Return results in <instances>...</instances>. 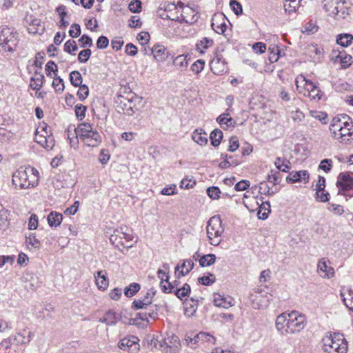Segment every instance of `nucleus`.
Returning <instances> with one entry per match:
<instances>
[{"label": "nucleus", "instance_id": "1", "mask_svg": "<svg viewBox=\"0 0 353 353\" xmlns=\"http://www.w3.org/2000/svg\"><path fill=\"white\" fill-rule=\"evenodd\" d=\"M305 325V316L295 310L290 313L283 312L276 319V327L283 335L299 333Z\"/></svg>", "mask_w": 353, "mask_h": 353}, {"label": "nucleus", "instance_id": "2", "mask_svg": "<svg viewBox=\"0 0 353 353\" xmlns=\"http://www.w3.org/2000/svg\"><path fill=\"white\" fill-rule=\"evenodd\" d=\"M333 137L340 140L341 143H347L353 141V121L347 114L334 117L330 126Z\"/></svg>", "mask_w": 353, "mask_h": 353}, {"label": "nucleus", "instance_id": "3", "mask_svg": "<svg viewBox=\"0 0 353 353\" xmlns=\"http://www.w3.org/2000/svg\"><path fill=\"white\" fill-rule=\"evenodd\" d=\"M39 173L38 170L31 166L21 167L17 170L13 175L12 182L16 189H28L34 188L39 183Z\"/></svg>", "mask_w": 353, "mask_h": 353}, {"label": "nucleus", "instance_id": "4", "mask_svg": "<svg viewBox=\"0 0 353 353\" xmlns=\"http://www.w3.org/2000/svg\"><path fill=\"white\" fill-rule=\"evenodd\" d=\"M142 101V98L133 92H129L127 96L118 95L115 99L116 110L119 114L132 116L139 110L137 106Z\"/></svg>", "mask_w": 353, "mask_h": 353}, {"label": "nucleus", "instance_id": "5", "mask_svg": "<svg viewBox=\"0 0 353 353\" xmlns=\"http://www.w3.org/2000/svg\"><path fill=\"white\" fill-rule=\"evenodd\" d=\"M76 132L83 143L89 147H97L101 142L100 134L97 130H94L92 125L88 123L79 124Z\"/></svg>", "mask_w": 353, "mask_h": 353}, {"label": "nucleus", "instance_id": "6", "mask_svg": "<svg viewBox=\"0 0 353 353\" xmlns=\"http://www.w3.org/2000/svg\"><path fill=\"white\" fill-rule=\"evenodd\" d=\"M343 341V336L339 334L325 336L322 339L323 350L326 353H346L347 344Z\"/></svg>", "mask_w": 353, "mask_h": 353}, {"label": "nucleus", "instance_id": "7", "mask_svg": "<svg viewBox=\"0 0 353 353\" xmlns=\"http://www.w3.org/2000/svg\"><path fill=\"white\" fill-rule=\"evenodd\" d=\"M224 229L221 225V220L219 216H214L210 219L207 225V234L211 245L216 246L221 241V234Z\"/></svg>", "mask_w": 353, "mask_h": 353}, {"label": "nucleus", "instance_id": "8", "mask_svg": "<svg viewBox=\"0 0 353 353\" xmlns=\"http://www.w3.org/2000/svg\"><path fill=\"white\" fill-rule=\"evenodd\" d=\"M124 229L127 230V228H123L114 230L113 234L110 237V243L121 252L123 251L120 249V245L125 248H130L133 246L132 243H130L133 241V235L128 233Z\"/></svg>", "mask_w": 353, "mask_h": 353}, {"label": "nucleus", "instance_id": "9", "mask_svg": "<svg viewBox=\"0 0 353 353\" xmlns=\"http://www.w3.org/2000/svg\"><path fill=\"white\" fill-rule=\"evenodd\" d=\"M139 343V339L137 336L130 335L121 339L118 343V347L129 353H137L140 349Z\"/></svg>", "mask_w": 353, "mask_h": 353}, {"label": "nucleus", "instance_id": "10", "mask_svg": "<svg viewBox=\"0 0 353 353\" xmlns=\"http://www.w3.org/2000/svg\"><path fill=\"white\" fill-rule=\"evenodd\" d=\"M163 353H176L181 346L179 337L172 333L170 334H167V336L164 337L163 339Z\"/></svg>", "mask_w": 353, "mask_h": 353}, {"label": "nucleus", "instance_id": "11", "mask_svg": "<svg viewBox=\"0 0 353 353\" xmlns=\"http://www.w3.org/2000/svg\"><path fill=\"white\" fill-rule=\"evenodd\" d=\"M335 52L336 51L333 50L330 56V61L334 64L339 63L341 64V69H347L351 66L353 60L350 54H346L344 50L339 51L338 54L334 55Z\"/></svg>", "mask_w": 353, "mask_h": 353}, {"label": "nucleus", "instance_id": "12", "mask_svg": "<svg viewBox=\"0 0 353 353\" xmlns=\"http://www.w3.org/2000/svg\"><path fill=\"white\" fill-rule=\"evenodd\" d=\"M225 19V16L223 13L214 14L212 18L211 26L215 32L222 34L225 32L227 25Z\"/></svg>", "mask_w": 353, "mask_h": 353}, {"label": "nucleus", "instance_id": "13", "mask_svg": "<svg viewBox=\"0 0 353 353\" xmlns=\"http://www.w3.org/2000/svg\"><path fill=\"white\" fill-rule=\"evenodd\" d=\"M150 51H151L154 59L158 62H164L171 56L170 51L164 46L160 44L154 45Z\"/></svg>", "mask_w": 353, "mask_h": 353}, {"label": "nucleus", "instance_id": "14", "mask_svg": "<svg viewBox=\"0 0 353 353\" xmlns=\"http://www.w3.org/2000/svg\"><path fill=\"white\" fill-rule=\"evenodd\" d=\"M336 185L345 192L353 189V178L351 174L349 172H341L338 176Z\"/></svg>", "mask_w": 353, "mask_h": 353}, {"label": "nucleus", "instance_id": "15", "mask_svg": "<svg viewBox=\"0 0 353 353\" xmlns=\"http://www.w3.org/2000/svg\"><path fill=\"white\" fill-rule=\"evenodd\" d=\"M310 174L307 170H300L296 172H291L286 178L288 183H296L303 181L305 183H307L309 181Z\"/></svg>", "mask_w": 353, "mask_h": 353}, {"label": "nucleus", "instance_id": "16", "mask_svg": "<svg viewBox=\"0 0 353 353\" xmlns=\"http://www.w3.org/2000/svg\"><path fill=\"white\" fill-rule=\"evenodd\" d=\"M96 285L99 290H105L109 285V279L105 270H99L94 274Z\"/></svg>", "mask_w": 353, "mask_h": 353}, {"label": "nucleus", "instance_id": "17", "mask_svg": "<svg viewBox=\"0 0 353 353\" xmlns=\"http://www.w3.org/2000/svg\"><path fill=\"white\" fill-rule=\"evenodd\" d=\"M327 262L329 260L325 259H321L318 263V272L321 276L324 278H331L334 276V272L333 268L328 266Z\"/></svg>", "mask_w": 353, "mask_h": 353}, {"label": "nucleus", "instance_id": "18", "mask_svg": "<svg viewBox=\"0 0 353 353\" xmlns=\"http://www.w3.org/2000/svg\"><path fill=\"white\" fill-rule=\"evenodd\" d=\"M14 343L18 345L26 343L25 336L21 333H18L17 335L11 336L3 340L0 343V345L8 350L10 349L12 345Z\"/></svg>", "mask_w": 353, "mask_h": 353}, {"label": "nucleus", "instance_id": "19", "mask_svg": "<svg viewBox=\"0 0 353 353\" xmlns=\"http://www.w3.org/2000/svg\"><path fill=\"white\" fill-rule=\"evenodd\" d=\"M121 319V316L120 314H117L112 310H109L100 319V321L105 323L108 325H114Z\"/></svg>", "mask_w": 353, "mask_h": 353}, {"label": "nucleus", "instance_id": "20", "mask_svg": "<svg viewBox=\"0 0 353 353\" xmlns=\"http://www.w3.org/2000/svg\"><path fill=\"white\" fill-rule=\"evenodd\" d=\"M350 7L345 1L340 0L336 6L334 17L336 19H344L349 14Z\"/></svg>", "mask_w": 353, "mask_h": 353}, {"label": "nucleus", "instance_id": "21", "mask_svg": "<svg viewBox=\"0 0 353 353\" xmlns=\"http://www.w3.org/2000/svg\"><path fill=\"white\" fill-rule=\"evenodd\" d=\"M260 200L262 201V203L259 207L257 216L259 219L265 220L271 212L270 203L269 201H263V197L262 196L260 198Z\"/></svg>", "mask_w": 353, "mask_h": 353}, {"label": "nucleus", "instance_id": "22", "mask_svg": "<svg viewBox=\"0 0 353 353\" xmlns=\"http://www.w3.org/2000/svg\"><path fill=\"white\" fill-rule=\"evenodd\" d=\"M216 121L221 125H225V130H228L230 128H234L236 125V121L230 117H229V114L223 113L219 115Z\"/></svg>", "mask_w": 353, "mask_h": 353}, {"label": "nucleus", "instance_id": "23", "mask_svg": "<svg viewBox=\"0 0 353 353\" xmlns=\"http://www.w3.org/2000/svg\"><path fill=\"white\" fill-rule=\"evenodd\" d=\"M188 54H180L173 59V65L181 72H184L188 66Z\"/></svg>", "mask_w": 353, "mask_h": 353}, {"label": "nucleus", "instance_id": "24", "mask_svg": "<svg viewBox=\"0 0 353 353\" xmlns=\"http://www.w3.org/2000/svg\"><path fill=\"white\" fill-rule=\"evenodd\" d=\"M207 134L203 129H196L192 135V138L194 142L199 145L203 146L208 143Z\"/></svg>", "mask_w": 353, "mask_h": 353}, {"label": "nucleus", "instance_id": "25", "mask_svg": "<svg viewBox=\"0 0 353 353\" xmlns=\"http://www.w3.org/2000/svg\"><path fill=\"white\" fill-rule=\"evenodd\" d=\"M353 41V35L349 33L339 34L336 38V42L342 47L350 46Z\"/></svg>", "mask_w": 353, "mask_h": 353}, {"label": "nucleus", "instance_id": "26", "mask_svg": "<svg viewBox=\"0 0 353 353\" xmlns=\"http://www.w3.org/2000/svg\"><path fill=\"white\" fill-rule=\"evenodd\" d=\"M63 220L62 214L52 211L48 216V223L51 228L59 226Z\"/></svg>", "mask_w": 353, "mask_h": 353}, {"label": "nucleus", "instance_id": "27", "mask_svg": "<svg viewBox=\"0 0 353 353\" xmlns=\"http://www.w3.org/2000/svg\"><path fill=\"white\" fill-rule=\"evenodd\" d=\"M190 292V285L188 283H184L182 287L175 290V296L181 301H187Z\"/></svg>", "mask_w": 353, "mask_h": 353}, {"label": "nucleus", "instance_id": "28", "mask_svg": "<svg viewBox=\"0 0 353 353\" xmlns=\"http://www.w3.org/2000/svg\"><path fill=\"white\" fill-rule=\"evenodd\" d=\"M214 338L209 334L205 332H200L196 334L193 339H191V343L196 344L199 342H209L214 343Z\"/></svg>", "mask_w": 353, "mask_h": 353}, {"label": "nucleus", "instance_id": "29", "mask_svg": "<svg viewBox=\"0 0 353 353\" xmlns=\"http://www.w3.org/2000/svg\"><path fill=\"white\" fill-rule=\"evenodd\" d=\"M194 263L192 259L184 260L181 265V270L178 273L177 279L186 276L194 268Z\"/></svg>", "mask_w": 353, "mask_h": 353}, {"label": "nucleus", "instance_id": "30", "mask_svg": "<svg viewBox=\"0 0 353 353\" xmlns=\"http://www.w3.org/2000/svg\"><path fill=\"white\" fill-rule=\"evenodd\" d=\"M222 139L223 132L219 129H215L212 130L210 134L211 144L214 147H217L220 145Z\"/></svg>", "mask_w": 353, "mask_h": 353}, {"label": "nucleus", "instance_id": "31", "mask_svg": "<svg viewBox=\"0 0 353 353\" xmlns=\"http://www.w3.org/2000/svg\"><path fill=\"white\" fill-rule=\"evenodd\" d=\"M323 8L328 13L330 16L334 17L336 6L340 0H324Z\"/></svg>", "mask_w": 353, "mask_h": 353}, {"label": "nucleus", "instance_id": "32", "mask_svg": "<svg viewBox=\"0 0 353 353\" xmlns=\"http://www.w3.org/2000/svg\"><path fill=\"white\" fill-rule=\"evenodd\" d=\"M269 57L268 59L270 63H273L276 62L281 57V50L279 46L272 45L269 47Z\"/></svg>", "mask_w": 353, "mask_h": 353}, {"label": "nucleus", "instance_id": "33", "mask_svg": "<svg viewBox=\"0 0 353 353\" xmlns=\"http://www.w3.org/2000/svg\"><path fill=\"white\" fill-rule=\"evenodd\" d=\"M216 259L214 254H204L199 259V265L201 267L210 266L215 263Z\"/></svg>", "mask_w": 353, "mask_h": 353}, {"label": "nucleus", "instance_id": "34", "mask_svg": "<svg viewBox=\"0 0 353 353\" xmlns=\"http://www.w3.org/2000/svg\"><path fill=\"white\" fill-rule=\"evenodd\" d=\"M302 1L303 0L285 1L283 7L285 12L289 13L295 12L296 10L301 6Z\"/></svg>", "mask_w": 353, "mask_h": 353}, {"label": "nucleus", "instance_id": "35", "mask_svg": "<svg viewBox=\"0 0 353 353\" xmlns=\"http://www.w3.org/2000/svg\"><path fill=\"white\" fill-rule=\"evenodd\" d=\"M281 175L279 170H271L267 176V181L273 185L279 184L281 181Z\"/></svg>", "mask_w": 353, "mask_h": 353}, {"label": "nucleus", "instance_id": "36", "mask_svg": "<svg viewBox=\"0 0 353 353\" xmlns=\"http://www.w3.org/2000/svg\"><path fill=\"white\" fill-rule=\"evenodd\" d=\"M225 61H221V58L216 57L212 61L211 70L214 74H219L224 70Z\"/></svg>", "mask_w": 353, "mask_h": 353}, {"label": "nucleus", "instance_id": "37", "mask_svg": "<svg viewBox=\"0 0 353 353\" xmlns=\"http://www.w3.org/2000/svg\"><path fill=\"white\" fill-rule=\"evenodd\" d=\"M44 78L43 74H41L39 77H32L30 87L34 90H39L43 85Z\"/></svg>", "mask_w": 353, "mask_h": 353}, {"label": "nucleus", "instance_id": "38", "mask_svg": "<svg viewBox=\"0 0 353 353\" xmlns=\"http://www.w3.org/2000/svg\"><path fill=\"white\" fill-rule=\"evenodd\" d=\"M279 191L278 189L272 190L266 181H262L259 185V192L261 194H265L268 196H272Z\"/></svg>", "mask_w": 353, "mask_h": 353}, {"label": "nucleus", "instance_id": "39", "mask_svg": "<svg viewBox=\"0 0 353 353\" xmlns=\"http://www.w3.org/2000/svg\"><path fill=\"white\" fill-rule=\"evenodd\" d=\"M141 286L139 283H132L124 289V294L127 297H132L135 295L140 290Z\"/></svg>", "mask_w": 353, "mask_h": 353}, {"label": "nucleus", "instance_id": "40", "mask_svg": "<svg viewBox=\"0 0 353 353\" xmlns=\"http://www.w3.org/2000/svg\"><path fill=\"white\" fill-rule=\"evenodd\" d=\"M341 296L345 306L353 312V292L350 290L347 294L341 292Z\"/></svg>", "mask_w": 353, "mask_h": 353}, {"label": "nucleus", "instance_id": "41", "mask_svg": "<svg viewBox=\"0 0 353 353\" xmlns=\"http://www.w3.org/2000/svg\"><path fill=\"white\" fill-rule=\"evenodd\" d=\"M70 81L74 87H78L82 84L83 79L81 73L77 70L72 71L70 73Z\"/></svg>", "mask_w": 353, "mask_h": 353}, {"label": "nucleus", "instance_id": "42", "mask_svg": "<svg viewBox=\"0 0 353 353\" xmlns=\"http://www.w3.org/2000/svg\"><path fill=\"white\" fill-rule=\"evenodd\" d=\"M214 43L212 39H209L208 37L203 38L201 41H198L196 44V49L200 51L201 53H203V51L201 50L202 49H208L209 47L212 46Z\"/></svg>", "mask_w": 353, "mask_h": 353}, {"label": "nucleus", "instance_id": "43", "mask_svg": "<svg viewBox=\"0 0 353 353\" xmlns=\"http://www.w3.org/2000/svg\"><path fill=\"white\" fill-rule=\"evenodd\" d=\"M63 50L68 54L73 55L75 54V52L78 50V46L76 43V41L72 39L67 41L64 44Z\"/></svg>", "mask_w": 353, "mask_h": 353}, {"label": "nucleus", "instance_id": "44", "mask_svg": "<svg viewBox=\"0 0 353 353\" xmlns=\"http://www.w3.org/2000/svg\"><path fill=\"white\" fill-rule=\"evenodd\" d=\"M216 281L214 274L209 273L208 276H203L198 279V282L205 286H209L213 284Z\"/></svg>", "mask_w": 353, "mask_h": 353}, {"label": "nucleus", "instance_id": "45", "mask_svg": "<svg viewBox=\"0 0 353 353\" xmlns=\"http://www.w3.org/2000/svg\"><path fill=\"white\" fill-rule=\"evenodd\" d=\"M26 243L28 245H31L34 248H39L41 243L37 239L35 233L30 232L28 236H26Z\"/></svg>", "mask_w": 353, "mask_h": 353}, {"label": "nucleus", "instance_id": "46", "mask_svg": "<svg viewBox=\"0 0 353 353\" xmlns=\"http://www.w3.org/2000/svg\"><path fill=\"white\" fill-rule=\"evenodd\" d=\"M151 305V299L149 300H134L132 304V308L137 310L140 309H146L148 305Z\"/></svg>", "mask_w": 353, "mask_h": 353}, {"label": "nucleus", "instance_id": "47", "mask_svg": "<svg viewBox=\"0 0 353 353\" xmlns=\"http://www.w3.org/2000/svg\"><path fill=\"white\" fill-rule=\"evenodd\" d=\"M160 288L163 293L169 294L173 293L175 294V290L176 289L173 286L172 282L168 280V282H160Z\"/></svg>", "mask_w": 353, "mask_h": 353}, {"label": "nucleus", "instance_id": "48", "mask_svg": "<svg viewBox=\"0 0 353 353\" xmlns=\"http://www.w3.org/2000/svg\"><path fill=\"white\" fill-rule=\"evenodd\" d=\"M79 90L77 92V96L80 101H84L89 94V88L85 84H81L78 86Z\"/></svg>", "mask_w": 353, "mask_h": 353}, {"label": "nucleus", "instance_id": "49", "mask_svg": "<svg viewBox=\"0 0 353 353\" xmlns=\"http://www.w3.org/2000/svg\"><path fill=\"white\" fill-rule=\"evenodd\" d=\"M214 304L217 307H222L224 308H228L231 306L230 302L227 301L226 299L218 294L217 296H215L214 299Z\"/></svg>", "mask_w": 353, "mask_h": 353}, {"label": "nucleus", "instance_id": "50", "mask_svg": "<svg viewBox=\"0 0 353 353\" xmlns=\"http://www.w3.org/2000/svg\"><path fill=\"white\" fill-rule=\"evenodd\" d=\"M52 85L57 92H63L65 88L63 79L60 77H57V75L54 77Z\"/></svg>", "mask_w": 353, "mask_h": 353}, {"label": "nucleus", "instance_id": "51", "mask_svg": "<svg viewBox=\"0 0 353 353\" xmlns=\"http://www.w3.org/2000/svg\"><path fill=\"white\" fill-rule=\"evenodd\" d=\"M91 54H92V51L90 49H89V48L84 49V50L80 51V52L79 53L78 61L81 63H85L88 61Z\"/></svg>", "mask_w": 353, "mask_h": 353}, {"label": "nucleus", "instance_id": "52", "mask_svg": "<svg viewBox=\"0 0 353 353\" xmlns=\"http://www.w3.org/2000/svg\"><path fill=\"white\" fill-rule=\"evenodd\" d=\"M52 72H53L54 74L57 76L58 68L53 61H49L46 65V73L47 77H52Z\"/></svg>", "mask_w": 353, "mask_h": 353}, {"label": "nucleus", "instance_id": "53", "mask_svg": "<svg viewBox=\"0 0 353 353\" xmlns=\"http://www.w3.org/2000/svg\"><path fill=\"white\" fill-rule=\"evenodd\" d=\"M87 108L82 104H77L74 107L75 114L80 121L83 120L85 116Z\"/></svg>", "mask_w": 353, "mask_h": 353}, {"label": "nucleus", "instance_id": "54", "mask_svg": "<svg viewBox=\"0 0 353 353\" xmlns=\"http://www.w3.org/2000/svg\"><path fill=\"white\" fill-rule=\"evenodd\" d=\"M77 128H74V133H70V128L68 130V139L70 141V144L71 147H73L76 148V147L78 145L79 140H78V136L79 134H77L76 132Z\"/></svg>", "mask_w": 353, "mask_h": 353}, {"label": "nucleus", "instance_id": "55", "mask_svg": "<svg viewBox=\"0 0 353 353\" xmlns=\"http://www.w3.org/2000/svg\"><path fill=\"white\" fill-rule=\"evenodd\" d=\"M78 41L81 48L92 47L93 46L92 38L87 34H83Z\"/></svg>", "mask_w": 353, "mask_h": 353}, {"label": "nucleus", "instance_id": "56", "mask_svg": "<svg viewBox=\"0 0 353 353\" xmlns=\"http://www.w3.org/2000/svg\"><path fill=\"white\" fill-rule=\"evenodd\" d=\"M204 65L205 61L203 59H198L191 65L190 70L195 74H199L203 70Z\"/></svg>", "mask_w": 353, "mask_h": 353}, {"label": "nucleus", "instance_id": "57", "mask_svg": "<svg viewBox=\"0 0 353 353\" xmlns=\"http://www.w3.org/2000/svg\"><path fill=\"white\" fill-rule=\"evenodd\" d=\"M206 191L208 195L212 199H217L220 197L221 190L216 186L209 187Z\"/></svg>", "mask_w": 353, "mask_h": 353}, {"label": "nucleus", "instance_id": "58", "mask_svg": "<svg viewBox=\"0 0 353 353\" xmlns=\"http://www.w3.org/2000/svg\"><path fill=\"white\" fill-rule=\"evenodd\" d=\"M141 8V2L139 0H132L128 6L129 10L133 13H139Z\"/></svg>", "mask_w": 353, "mask_h": 353}, {"label": "nucleus", "instance_id": "59", "mask_svg": "<svg viewBox=\"0 0 353 353\" xmlns=\"http://www.w3.org/2000/svg\"><path fill=\"white\" fill-rule=\"evenodd\" d=\"M332 167V161L330 159H323L319 165V168L323 170L325 172H329Z\"/></svg>", "mask_w": 353, "mask_h": 353}, {"label": "nucleus", "instance_id": "60", "mask_svg": "<svg viewBox=\"0 0 353 353\" xmlns=\"http://www.w3.org/2000/svg\"><path fill=\"white\" fill-rule=\"evenodd\" d=\"M109 45V39L107 37L101 35L97 41V47L98 49H105Z\"/></svg>", "mask_w": 353, "mask_h": 353}, {"label": "nucleus", "instance_id": "61", "mask_svg": "<svg viewBox=\"0 0 353 353\" xmlns=\"http://www.w3.org/2000/svg\"><path fill=\"white\" fill-rule=\"evenodd\" d=\"M138 320L145 321L147 322L149 321L148 319V316L145 312H138L136 314V316L134 318L130 319L129 324L130 325H138V323H137V321Z\"/></svg>", "mask_w": 353, "mask_h": 353}, {"label": "nucleus", "instance_id": "62", "mask_svg": "<svg viewBox=\"0 0 353 353\" xmlns=\"http://www.w3.org/2000/svg\"><path fill=\"white\" fill-rule=\"evenodd\" d=\"M230 7H231L232 10H233V12L237 16L242 14L243 8H242L241 4L239 2H238L235 0H232V1H230Z\"/></svg>", "mask_w": 353, "mask_h": 353}, {"label": "nucleus", "instance_id": "63", "mask_svg": "<svg viewBox=\"0 0 353 353\" xmlns=\"http://www.w3.org/2000/svg\"><path fill=\"white\" fill-rule=\"evenodd\" d=\"M81 34V27L79 24L74 23L69 30V35L72 38H77Z\"/></svg>", "mask_w": 353, "mask_h": 353}, {"label": "nucleus", "instance_id": "64", "mask_svg": "<svg viewBox=\"0 0 353 353\" xmlns=\"http://www.w3.org/2000/svg\"><path fill=\"white\" fill-rule=\"evenodd\" d=\"M150 39V34L148 32H141L137 35V39L143 45H146L149 43Z\"/></svg>", "mask_w": 353, "mask_h": 353}]
</instances>
